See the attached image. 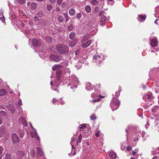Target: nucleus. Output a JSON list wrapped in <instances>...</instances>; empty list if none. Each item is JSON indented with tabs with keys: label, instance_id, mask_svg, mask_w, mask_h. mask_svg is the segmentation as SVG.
Instances as JSON below:
<instances>
[{
	"label": "nucleus",
	"instance_id": "dca6fc26",
	"mask_svg": "<svg viewBox=\"0 0 159 159\" xmlns=\"http://www.w3.org/2000/svg\"><path fill=\"white\" fill-rule=\"evenodd\" d=\"M18 120L19 123H22L24 126H26L27 125L26 121L22 117H20Z\"/></svg>",
	"mask_w": 159,
	"mask_h": 159
},
{
	"label": "nucleus",
	"instance_id": "9b49d317",
	"mask_svg": "<svg viewBox=\"0 0 159 159\" xmlns=\"http://www.w3.org/2000/svg\"><path fill=\"white\" fill-rule=\"evenodd\" d=\"M30 135L32 137L35 138L38 141H40V139L39 137L38 136L37 134V133L35 130H33V131L30 133Z\"/></svg>",
	"mask_w": 159,
	"mask_h": 159
},
{
	"label": "nucleus",
	"instance_id": "a878e982",
	"mask_svg": "<svg viewBox=\"0 0 159 159\" xmlns=\"http://www.w3.org/2000/svg\"><path fill=\"white\" fill-rule=\"evenodd\" d=\"M109 155L112 159H115L116 157V154L113 152H110L109 153Z\"/></svg>",
	"mask_w": 159,
	"mask_h": 159
},
{
	"label": "nucleus",
	"instance_id": "e433bc0d",
	"mask_svg": "<svg viewBox=\"0 0 159 159\" xmlns=\"http://www.w3.org/2000/svg\"><path fill=\"white\" fill-rule=\"evenodd\" d=\"M75 34L74 32H71L69 35V38L71 40H73L74 39Z\"/></svg>",
	"mask_w": 159,
	"mask_h": 159
},
{
	"label": "nucleus",
	"instance_id": "864d4df0",
	"mask_svg": "<svg viewBox=\"0 0 159 159\" xmlns=\"http://www.w3.org/2000/svg\"><path fill=\"white\" fill-rule=\"evenodd\" d=\"M34 20L35 21H39V18L37 16H35L34 18Z\"/></svg>",
	"mask_w": 159,
	"mask_h": 159
},
{
	"label": "nucleus",
	"instance_id": "4be33fe9",
	"mask_svg": "<svg viewBox=\"0 0 159 159\" xmlns=\"http://www.w3.org/2000/svg\"><path fill=\"white\" fill-rule=\"evenodd\" d=\"M146 18V16L139 15V16L138 19L139 21L143 22L145 20Z\"/></svg>",
	"mask_w": 159,
	"mask_h": 159
},
{
	"label": "nucleus",
	"instance_id": "2f4dec72",
	"mask_svg": "<svg viewBox=\"0 0 159 159\" xmlns=\"http://www.w3.org/2000/svg\"><path fill=\"white\" fill-rule=\"evenodd\" d=\"M69 13L71 16H74L75 13V9L72 8L70 9L69 11Z\"/></svg>",
	"mask_w": 159,
	"mask_h": 159
},
{
	"label": "nucleus",
	"instance_id": "f8f14e48",
	"mask_svg": "<svg viewBox=\"0 0 159 159\" xmlns=\"http://www.w3.org/2000/svg\"><path fill=\"white\" fill-rule=\"evenodd\" d=\"M7 116V113L4 111H1L0 112V117L3 119H6Z\"/></svg>",
	"mask_w": 159,
	"mask_h": 159
},
{
	"label": "nucleus",
	"instance_id": "aec40b11",
	"mask_svg": "<svg viewBox=\"0 0 159 159\" xmlns=\"http://www.w3.org/2000/svg\"><path fill=\"white\" fill-rule=\"evenodd\" d=\"M77 43V40H76L73 39V40H71L70 41L69 43V45L70 47H73L75 46Z\"/></svg>",
	"mask_w": 159,
	"mask_h": 159
},
{
	"label": "nucleus",
	"instance_id": "de8ad7c7",
	"mask_svg": "<svg viewBox=\"0 0 159 159\" xmlns=\"http://www.w3.org/2000/svg\"><path fill=\"white\" fill-rule=\"evenodd\" d=\"M16 18V16L15 15H12L11 16L9 17V18L11 20H15Z\"/></svg>",
	"mask_w": 159,
	"mask_h": 159
},
{
	"label": "nucleus",
	"instance_id": "4d7b16f0",
	"mask_svg": "<svg viewBox=\"0 0 159 159\" xmlns=\"http://www.w3.org/2000/svg\"><path fill=\"white\" fill-rule=\"evenodd\" d=\"M62 0H57V4L59 5H60L61 4L62 2Z\"/></svg>",
	"mask_w": 159,
	"mask_h": 159
},
{
	"label": "nucleus",
	"instance_id": "bb28decb",
	"mask_svg": "<svg viewBox=\"0 0 159 159\" xmlns=\"http://www.w3.org/2000/svg\"><path fill=\"white\" fill-rule=\"evenodd\" d=\"M38 16L39 17H43L44 16V13L43 11H39L38 12L36 13Z\"/></svg>",
	"mask_w": 159,
	"mask_h": 159
},
{
	"label": "nucleus",
	"instance_id": "473e14b6",
	"mask_svg": "<svg viewBox=\"0 0 159 159\" xmlns=\"http://www.w3.org/2000/svg\"><path fill=\"white\" fill-rule=\"evenodd\" d=\"M63 15L64 16V17L65 18V22L66 23L69 20V19L70 18L68 16V15L67 12H66V13H63Z\"/></svg>",
	"mask_w": 159,
	"mask_h": 159
},
{
	"label": "nucleus",
	"instance_id": "603ef678",
	"mask_svg": "<svg viewBox=\"0 0 159 159\" xmlns=\"http://www.w3.org/2000/svg\"><path fill=\"white\" fill-rule=\"evenodd\" d=\"M95 11L97 12H98L99 11V7H96L95 8Z\"/></svg>",
	"mask_w": 159,
	"mask_h": 159
},
{
	"label": "nucleus",
	"instance_id": "09e8293b",
	"mask_svg": "<svg viewBox=\"0 0 159 159\" xmlns=\"http://www.w3.org/2000/svg\"><path fill=\"white\" fill-rule=\"evenodd\" d=\"M98 95L96 93H93L91 95V97L93 98H94L96 97H98Z\"/></svg>",
	"mask_w": 159,
	"mask_h": 159
},
{
	"label": "nucleus",
	"instance_id": "680f3d73",
	"mask_svg": "<svg viewBox=\"0 0 159 159\" xmlns=\"http://www.w3.org/2000/svg\"><path fill=\"white\" fill-rule=\"evenodd\" d=\"M132 149V148L130 146H128L126 148V149L128 151L131 150Z\"/></svg>",
	"mask_w": 159,
	"mask_h": 159
},
{
	"label": "nucleus",
	"instance_id": "a18cd8bd",
	"mask_svg": "<svg viewBox=\"0 0 159 159\" xmlns=\"http://www.w3.org/2000/svg\"><path fill=\"white\" fill-rule=\"evenodd\" d=\"M90 118L91 120H95L96 118L95 115L94 114H92V115L90 116Z\"/></svg>",
	"mask_w": 159,
	"mask_h": 159
},
{
	"label": "nucleus",
	"instance_id": "c756f323",
	"mask_svg": "<svg viewBox=\"0 0 159 159\" xmlns=\"http://www.w3.org/2000/svg\"><path fill=\"white\" fill-rule=\"evenodd\" d=\"M6 90L4 89H0V96H4L6 93Z\"/></svg>",
	"mask_w": 159,
	"mask_h": 159
},
{
	"label": "nucleus",
	"instance_id": "72a5a7b5",
	"mask_svg": "<svg viewBox=\"0 0 159 159\" xmlns=\"http://www.w3.org/2000/svg\"><path fill=\"white\" fill-rule=\"evenodd\" d=\"M63 15L64 16V17L65 18V22L66 23L69 20V19L70 18L68 16V15L67 12H66V13H63Z\"/></svg>",
	"mask_w": 159,
	"mask_h": 159
},
{
	"label": "nucleus",
	"instance_id": "a211bd4d",
	"mask_svg": "<svg viewBox=\"0 0 159 159\" xmlns=\"http://www.w3.org/2000/svg\"><path fill=\"white\" fill-rule=\"evenodd\" d=\"M90 36L89 34H86L81 39V42L82 43H85L89 38Z\"/></svg>",
	"mask_w": 159,
	"mask_h": 159
},
{
	"label": "nucleus",
	"instance_id": "338daca9",
	"mask_svg": "<svg viewBox=\"0 0 159 159\" xmlns=\"http://www.w3.org/2000/svg\"><path fill=\"white\" fill-rule=\"evenodd\" d=\"M32 157H34L35 155V151L34 150H33V151L32 152Z\"/></svg>",
	"mask_w": 159,
	"mask_h": 159
},
{
	"label": "nucleus",
	"instance_id": "6e6d98bb",
	"mask_svg": "<svg viewBox=\"0 0 159 159\" xmlns=\"http://www.w3.org/2000/svg\"><path fill=\"white\" fill-rule=\"evenodd\" d=\"M49 1L51 3L53 4L56 2V0H49Z\"/></svg>",
	"mask_w": 159,
	"mask_h": 159
},
{
	"label": "nucleus",
	"instance_id": "2eb2a0df",
	"mask_svg": "<svg viewBox=\"0 0 159 159\" xmlns=\"http://www.w3.org/2000/svg\"><path fill=\"white\" fill-rule=\"evenodd\" d=\"M106 20V16L104 15L102 16L101 19L100 25L102 26L104 25L105 24Z\"/></svg>",
	"mask_w": 159,
	"mask_h": 159
},
{
	"label": "nucleus",
	"instance_id": "8fccbe9b",
	"mask_svg": "<svg viewBox=\"0 0 159 159\" xmlns=\"http://www.w3.org/2000/svg\"><path fill=\"white\" fill-rule=\"evenodd\" d=\"M5 159H11V156L10 154H7L5 157Z\"/></svg>",
	"mask_w": 159,
	"mask_h": 159
},
{
	"label": "nucleus",
	"instance_id": "6ab92c4d",
	"mask_svg": "<svg viewBox=\"0 0 159 159\" xmlns=\"http://www.w3.org/2000/svg\"><path fill=\"white\" fill-rule=\"evenodd\" d=\"M85 89L88 91H90L93 89V87L91 84L89 83H88L85 86Z\"/></svg>",
	"mask_w": 159,
	"mask_h": 159
},
{
	"label": "nucleus",
	"instance_id": "37998d69",
	"mask_svg": "<svg viewBox=\"0 0 159 159\" xmlns=\"http://www.w3.org/2000/svg\"><path fill=\"white\" fill-rule=\"evenodd\" d=\"M73 29V26L72 25H70L67 27V29L68 31H71Z\"/></svg>",
	"mask_w": 159,
	"mask_h": 159
},
{
	"label": "nucleus",
	"instance_id": "c03bdc74",
	"mask_svg": "<svg viewBox=\"0 0 159 159\" xmlns=\"http://www.w3.org/2000/svg\"><path fill=\"white\" fill-rule=\"evenodd\" d=\"M16 1L20 4L25 3L26 2L25 0H16Z\"/></svg>",
	"mask_w": 159,
	"mask_h": 159
},
{
	"label": "nucleus",
	"instance_id": "49530a36",
	"mask_svg": "<svg viewBox=\"0 0 159 159\" xmlns=\"http://www.w3.org/2000/svg\"><path fill=\"white\" fill-rule=\"evenodd\" d=\"M61 100L60 98H59V99H56L55 98H53L52 100L53 103H54L55 102H59L60 101V100Z\"/></svg>",
	"mask_w": 159,
	"mask_h": 159
},
{
	"label": "nucleus",
	"instance_id": "3c124183",
	"mask_svg": "<svg viewBox=\"0 0 159 159\" xmlns=\"http://www.w3.org/2000/svg\"><path fill=\"white\" fill-rule=\"evenodd\" d=\"M159 120H156L154 122V124L155 125V126H157L159 123Z\"/></svg>",
	"mask_w": 159,
	"mask_h": 159
},
{
	"label": "nucleus",
	"instance_id": "393cba45",
	"mask_svg": "<svg viewBox=\"0 0 159 159\" xmlns=\"http://www.w3.org/2000/svg\"><path fill=\"white\" fill-rule=\"evenodd\" d=\"M62 66L60 65H55L52 67V70L53 71H55L58 68H62Z\"/></svg>",
	"mask_w": 159,
	"mask_h": 159
},
{
	"label": "nucleus",
	"instance_id": "0e129e2a",
	"mask_svg": "<svg viewBox=\"0 0 159 159\" xmlns=\"http://www.w3.org/2000/svg\"><path fill=\"white\" fill-rule=\"evenodd\" d=\"M155 129L156 130H157L158 131H159V126H155Z\"/></svg>",
	"mask_w": 159,
	"mask_h": 159
},
{
	"label": "nucleus",
	"instance_id": "4c0bfd02",
	"mask_svg": "<svg viewBox=\"0 0 159 159\" xmlns=\"http://www.w3.org/2000/svg\"><path fill=\"white\" fill-rule=\"evenodd\" d=\"M53 8V7L51 4H48L46 7V9L48 11H50Z\"/></svg>",
	"mask_w": 159,
	"mask_h": 159
},
{
	"label": "nucleus",
	"instance_id": "4468645a",
	"mask_svg": "<svg viewBox=\"0 0 159 159\" xmlns=\"http://www.w3.org/2000/svg\"><path fill=\"white\" fill-rule=\"evenodd\" d=\"M7 108L11 113H14L15 112V108L11 104H8L7 105Z\"/></svg>",
	"mask_w": 159,
	"mask_h": 159
},
{
	"label": "nucleus",
	"instance_id": "1a4fd4ad",
	"mask_svg": "<svg viewBox=\"0 0 159 159\" xmlns=\"http://www.w3.org/2000/svg\"><path fill=\"white\" fill-rule=\"evenodd\" d=\"M92 40H89L87 41L85 43H83L81 46L83 48H86L89 47L93 42Z\"/></svg>",
	"mask_w": 159,
	"mask_h": 159
},
{
	"label": "nucleus",
	"instance_id": "423d86ee",
	"mask_svg": "<svg viewBox=\"0 0 159 159\" xmlns=\"http://www.w3.org/2000/svg\"><path fill=\"white\" fill-rule=\"evenodd\" d=\"M41 40H38L36 39H33L32 41V43L34 47H37L41 44Z\"/></svg>",
	"mask_w": 159,
	"mask_h": 159
},
{
	"label": "nucleus",
	"instance_id": "ddd939ff",
	"mask_svg": "<svg viewBox=\"0 0 159 159\" xmlns=\"http://www.w3.org/2000/svg\"><path fill=\"white\" fill-rule=\"evenodd\" d=\"M17 158H25V154L23 151H18L17 153Z\"/></svg>",
	"mask_w": 159,
	"mask_h": 159
},
{
	"label": "nucleus",
	"instance_id": "69168bd1",
	"mask_svg": "<svg viewBox=\"0 0 159 159\" xmlns=\"http://www.w3.org/2000/svg\"><path fill=\"white\" fill-rule=\"evenodd\" d=\"M103 12H104L103 11H101L98 13V15L99 16H101Z\"/></svg>",
	"mask_w": 159,
	"mask_h": 159
},
{
	"label": "nucleus",
	"instance_id": "6e6552de",
	"mask_svg": "<svg viewBox=\"0 0 159 159\" xmlns=\"http://www.w3.org/2000/svg\"><path fill=\"white\" fill-rule=\"evenodd\" d=\"M158 41L156 37L150 40V44L152 47H156L157 46Z\"/></svg>",
	"mask_w": 159,
	"mask_h": 159
},
{
	"label": "nucleus",
	"instance_id": "f3484780",
	"mask_svg": "<svg viewBox=\"0 0 159 159\" xmlns=\"http://www.w3.org/2000/svg\"><path fill=\"white\" fill-rule=\"evenodd\" d=\"M6 132L5 128L3 127L0 128V138L3 137Z\"/></svg>",
	"mask_w": 159,
	"mask_h": 159
},
{
	"label": "nucleus",
	"instance_id": "5fc2aeb1",
	"mask_svg": "<svg viewBox=\"0 0 159 159\" xmlns=\"http://www.w3.org/2000/svg\"><path fill=\"white\" fill-rule=\"evenodd\" d=\"M80 49H78V50H77L75 52V55H78L79 52H80Z\"/></svg>",
	"mask_w": 159,
	"mask_h": 159
},
{
	"label": "nucleus",
	"instance_id": "c9c22d12",
	"mask_svg": "<svg viewBox=\"0 0 159 159\" xmlns=\"http://www.w3.org/2000/svg\"><path fill=\"white\" fill-rule=\"evenodd\" d=\"M140 134V133L139 132H137L135 133V134H134L135 136V137L134 138V141H137L139 139V134Z\"/></svg>",
	"mask_w": 159,
	"mask_h": 159
},
{
	"label": "nucleus",
	"instance_id": "412c9836",
	"mask_svg": "<svg viewBox=\"0 0 159 159\" xmlns=\"http://www.w3.org/2000/svg\"><path fill=\"white\" fill-rule=\"evenodd\" d=\"M57 19L59 22L62 23L64 20V18L63 16L58 14L57 15Z\"/></svg>",
	"mask_w": 159,
	"mask_h": 159
},
{
	"label": "nucleus",
	"instance_id": "a19ab883",
	"mask_svg": "<svg viewBox=\"0 0 159 159\" xmlns=\"http://www.w3.org/2000/svg\"><path fill=\"white\" fill-rule=\"evenodd\" d=\"M82 17V14L81 13H79L76 14V18L78 19L79 20H80V19Z\"/></svg>",
	"mask_w": 159,
	"mask_h": 159
},
{
	"label": "nucleus",
	"instance_id": "bf43d9fd",
	"mask_svg": "<svg viewBox=\"0 0 159 159\" xmlns=\"http://www.w3.org/2000/svg\"><path fill=\"white\" fill-rule=\"evenodd\" d=\"M100 132L99 131H98L95 134V135L97 137H98L100 135Z\"/></svg>",
	"mask_w": 159,
	"mask_h": 159
},
{
	"label": "nucleus",
	"instance_id": "58836bf2",
	"mask_svg": "<svg viewBox=\"0 0 159 159\" xmlns=\"http://www.w3.org/2000/svg\"><path fill=\"white\" fill-rule=\"evenodd\" d=\"M82 140V136L81 135V134H80L79 135V137H78V139H77V145H78V143H80L81 142Z\"/></svg>",
	"mask_w": 159,
	"mask_h": 159
},
{
	"label": "nucleus",
	"instance_id": "b1692460",
	"mask_svg": "<svg viewBox=\"0 0 159 159\" xmlns=\"http://www.w3.org/2000/svg\"><path fill=\"white\" fill-rule=\"evenodd\" d=\"M0 12L1 13L0 15V16H1L0 17V19L3 22H4L5 20V18L3 15H2V14L3 13V10L2 9L0 10Z\"/></svg>",
	"mask_w": 159,
	"mask_h": 159
},
{
	"label": "nucleus",
	"instance_id": "39448f33",
	"mask_svg": "<svg viewBox=\"0 0 159 159\" xmlns=\"http://www.w3.org/2000/svg\"><path fill=\"white\" fill-rule=\"evenodd\" d=\"M49 59L55 62H58L61 60L60 56L55 55H52L49 56Z\"/></svg>",
	"mask_w": 159,
	"mask_h": 159
},
{
	"label": "nucleus",
	"instance_id": "cd10ccee",
	"mask_svg": "<svg viewBox=\"0 0 159 159\" xmlns=\"http://www.w3.org/2000/svg\"><path fill=\"white\" fill-rule=\"evenodd\" d=\"M31 9L32 10H34L37 7V4L36 3L33 2L31 4Z\"/></svg>",
	"mask_w": 159,
	"mask_h": 159
},
{
	"label": "nucleus",
	"instance_id": "0eeeda50",
	"mask_svg": "<svg viewBox=\"0 0 159 159\" xmlns=\"http://www.w3.org/2000/svg\"><path fill=\"white\" fill-rule=\"evenodd\" d=\"M11 137L13 143H17L19 142V139L16 134L13 133Z\"/></svg>",
	"mask_w": 159,
	"mask_h": 159
},
{
	"label": "nucleus",
	"instance_id": "7ed1b4c3",
	"mask_svg": "<svg viewBox=\"0 0 159 159\" xmlns=\"http://www.w3.org/2000/svg\"><path fill=\"white\" fill-rule=\"evenodd\" d=\"M72 79V82L70 84H72V85L70 87L71 89H73L74 87L76 88L78 86L77 84H79V82L78 78L75 76L73 77Z\"/></svg>",
	"mask_w": 159,
	"mask_h": 159
},
{
	"label": "nucleus",
	"instance_id": "9d476101",
	"mask_svg": "<svg viewBox=\"0 0 159 159\" xmlns=\"http://www.w3.org/2000/svg\"><path fill=\"white\" fill-rule=\"evenodd\" d=\"M37 149V156L38 157H41L43 156V152L41 149V148L39 147L36 148Z\"/></svg>",
	"mask_w": 159,
	"mask_h": 159
},
{
	"label": "nucleus",
	"instance_id": "052dcab7",
	"mask_svg": "<svg viewBox=\"0 0 159 159\" xmlns=\"http://www.w3.org/2000/svg\"><path fill=\"white\" fill-rule=\"evenodd\" d=\"M76 154V152H75V151H74V153H73V154H72V153L71 152V153H69L68 154V155L69 156H74V155H75Z\"/></svg>",
	"mask_w": 159,
	"mask_h": 159
},
{
	"label": "nucleus",
	"instance_id": "79ce46f5",
	"mask_svg": "<svg viewBox=\"0 0 159 159\" xmlns=\"http://www.w3.org/2000/svg\"><path fill=\"white\" fill-rule=\"evenodd\" d=\"M98 1L96 0H94L91 1V3L93 5H96L98 4Z\"/></svg>",
	"mask_w": 159,
	"mask_h": 159
},
{
	"label": "nucleus",
	"instance_id": "f03ea898",
	"mask_svg": "<svg viewBox=\"0 0 159 159\" xmlns=\"http://www.w3.org/2000/svg\"><path fill=\"white\" fill-rule=\"evenodd\" d=\"M120 103L116 98H113L111 100L110 106L113 111L117 109L119 107Z\"/></svg>",
	"mask_w": 159,
	"mask_h": 159
},
{
	"label": "nucleus",
	"instance_id": "20e7f679",
	"mask_svg": "<svg viewBox=\"0 0 159 159\" xmlns=\"http://www.w3.org/2000/svg\"><path fill=\"white\" fill-rule=\"evenodd\" d=\"M93 59L96 60V62L97 64H100L103 60V57L102 55H96L93 57Z\"/></svg>",
	"mask_w": 159,
	"mask_h": 159
},
{
	"label": "nucleus",
	"instance_id": "7c9ffc66",
	"mask_svg": "<svg viewBox=\"0 0 159 159\" xmlns=\"http://www.w3.org/2000/svg\"><path fill=\"white\" fill-rule=\"evenodd\" d=\"M85 9L87 13H89L91 11V8L89 6L87 5L85 6Z\"/></svg>",
	"mask_w": 159,
	"mask_h": 159
},
{
	"label": "nucleus",
	"instance_id": "ea45409f",
	"mask_svg": "<svg viewBox=\"0 0 159 159\" xmlns=\"http://www.w3.org/2000/svg\"><path fill=\"white\" fill-rule=\"evenodd\" d=\"M86 125L85 124H83L81 125V127H79V129H80L81 131H82L83 130V129L84 128H86Z\"/></svg>",
	"mask_w": 159,
	"mask_h": 159
},
{
	"label": "nucleus",
	"instance_id": "c85d7f7f",
	"mask_svg": "<svg viewBox=\"0 0 159 159\" xmlns=\"http://www.w3.org/2000/svg\"><path fill=\"white\" fill-rule=\"evenodd\" d=\"M45 39L46 41L48 43H50L52 41V38L50 36H46Z\"/></svg>",
	"mask_w": 159,
	"mask_h": 159
},
{
	"label": "nucleus",
	"instance_id": "f257e3e1",
	"mask_svg": "<svg viewBox=\"0 0 159 159\" xmlns=\"http://www.w3.org/2000/svg\"><path fill=\"white\" fill-rule=\"evenodd\" d=\"M57 49L60 53L66 54L69 51V47L65 44H58L57 45Z\"/></svg>",
	"mask_w": 159,
	"mask_h": 159
},
{
	"label": "nucleus",
	"instance_id": "e2e57ef3",
	"mask_svg": "<svg viewBox=\"0 0 159 159\" xmlns=\"http://www.w3.org/2000/svg\"><path fill=\"white\" fill-rule=\"evenodd\" d=\"M66 6V3H63L61 5V7H62L63 8L65 7Z\"/></svg>",
	"mask_w": 159,
	"mask_h": 159
},
{
	"label": "nucleus",
	"instance_id": "f704fd0d",
	"mask_svg": "<svg viewBox=\"0 0 159 159\" xmlns=\"http://www.w3.org/2000/svg\"><path fill=\"white\" fill-rule=\"evenodd\" d=\"M61 71L60 70H58L56 73L57 78L58 80H60L61 77Z\"/></svg>",
	"mask_w": 159,
	"mask_h": 159
},
{
	"label": "nucleus",
	"instance_id": "774afa93",
	"mask_svg": "<svg viewBox=\"0 0 159 159\" xmlns=\"http://www.w3.org/2000/svg\"><path fill=\"white\" fill-rule=\"evenodd\" d=\"M147 96L148 99H151L152 98V96L151 95L148 94Z\"/></svg>",
	"mask_w": 159,
	"mask_h": 159
},
{
	"label": "nucleus",
	"instance_id": "5701e85b",
	"mask_svg": "<svg viewBox=\"0 0 159 159\" xmlns=\"http://www.w3.org/2000/svg\"><path fill=\"white\" fill-rule=\"evenodd\" d=\"M18 133L19 134L20 137L22 138L24 135L25 132L23 129H20L18 130Z\"/></svg>",
	"mask_w": 159,
	"mask_h": 159
},
{
	"label": "nucleus",
	"instance_id": "13d9d810",
	"mask_svg": "<svg viewBox=\"0 0 159 159\" xmlns=\"http://www.w3.org/2000/svg\"><path fill=\"white\" fill-rule=\"evenodd\" d=\"M3 151V148L1 146H0V155L2 153V152Z\"/></svg>",
	"mask_w": 159,
	"mask_h": 159
}]
</instances>
